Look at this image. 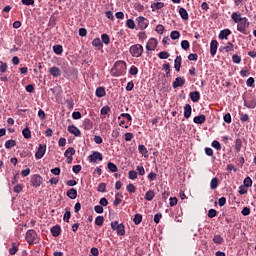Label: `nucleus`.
Listing matches in <instances>:
<instances>
[{"instance_id":"nucleus-18","label":"nucleus","mask_w":256,"mask_h":256,"mask_svg":"<svg viewBox=\"0 0 256 256\" xmlns=\"http://www.w3.org/2000/svg\"><path fill=\"white\" fill-rule=\"evenodd\" d=\"M229 35H231V30L229 29H224L222 31H220L219 35H218V39H228Z\"/></svg>"},{"instance_id":"nucleus-60","label":"nucleus","mask_w":256,"mask_h":256,"mask_svg":"<svg viewBox=\"0 0 256 256\" xmlns=\"http://www.w3.org/2000/svg\"><path fill=\"white\" fill-rule=\"evenodd\" d=\"M7 69H8L7 63L1 62V65H0V73H5V72H7Z\"/></svg>"},{"instance_id":"nucleus-16","label":"nucleus","mask_w":256,"mask_h":256,"mask_svg":"<svg viewBox=\"0 0 256 256\" xmlns=\"http://www.w3.org/2000/svg\"><path fill=\"white\" fill-rule=\"evenodd\" d=\"M190 99L193 103H198L199 99H201V94L199 91L190 92Z\"/></svg>"},{"instance_id":"nucleus-29","label":"nucleus","mask_w":256,"mask_h":256,"mask_svg":"<svg viewBox=\"0 0 256 256\" xmlns=\"http://www.w3.org/2000/svg\"><path fill=\"white\" fill-rule=\"evenodd\" d=\"M15 145H17V142H15V140H7L5 142L6 149H13V147H15Z\"/></svg>"},{"instance_id":"nucleus-17","label":"nucleus","mask_w":256,"mask_h":256,"mask_svg":"<svg viewBox=\"0 0 256 256\" xmlns=\"http://www.w3.org/2000/svg\"><path fill=\"white\" fill-rule=\"evenodd\" d=\"M138 151L141 153L142 157H145L146 159L149 157V150L145 147V145L141 144L138 146Z\"/></svg>"},{"instance_id":"nucleus-38","label":"nucleus","mask_w":256,"mask_h":256,"mask_svg":"<svg viewBox=\"0 0 256 256\" xmlns=\"http://www.w3.org/2000/svg\"><path fill=\"white\" fill-rule=\"evenodd\" d=\"M245 107H247L248 109H255L256 107V101L255 100H250L248 102H245Z\"/></svg>"},{"instance_id":"nucleus-20","label":"nucleus","mask_w":256,"mask_h":256,"mask_svg":"<svg viewBox=\"0 0 256 256\" xmlns=\"http://www.w3.org/2000/svg\"><path fill=\"white\" fill-rule=\"evenodd\" d=\"M51 233H52L53 237H59V235H61V226L56 225V226L52 227Z\"/></svg>"},{"instance_id":"nucleus-63","label":"nucleus","mask_w":256,"mask_h":256,"mask_svg":"<svg viewBox=\"0 0 256 256\" xmlns=\"http://www.w3.org/2000/svg\"><path fill=\"white\" fill-rule=\"evenodd\" d=\"M84 126H85V129H91V127H93V123L91 122V120L86 119L84 121Z\"/></svg>"},{"instance_id":"nucleus-46","label":"nucleus","mask_w":256,"mask_h":256,"mask_svg":"<svg viewBox=\"0 0 256 256\" xmlns=\"http://www.w3.org/2000/svg\"><path fill=\"white\" fill-rule=\"evenodd\" d=\"M158 57H159V59H169L170 54H169V52H167V51H161V52L158 54Z\"/></svg>"},{"instance_id":"nucleus-52","label":"nucleus","mask_w":256,"mask_h":256,"mask_svg":"<svg viewBox=\"0 0 256 256\" xmlns=\"http://www.w3.org/2000/svg\"><path fill=\"white\" fill-rule=\"evenodd\" d=\"M212 147L214 149H216L217 151H221V143H219V141H217V140H214L212 142Z\"/></svg>"},{"instance_id":"nucleus-51","label":"nucleus","mask_w":256,"mask_h":256,"mask_svg":"<svg viewBox=\"0 0 256 256\" xmlns=\"http://www.w3.org/2000/svg\"><path fill=\"white\" fill-rule=\"evenodd\" d=\"M241 147H242L241 139H236V141H235V151H237V153H239V151H241Z\"/></svg>"},{"instance_id":"nucleus-21","label":"nucleus","mask_w":256,"mask_h":256,"mask_svg":"<svg viewBox=\"0 0 256 256\" xmlns=\"http://www.w3.org/2000/svg\"><path fill=\"white\" fill-rule=\"evenodd\" d=\"M163 7H165V4L163 2H154L151 4L152 11L163 9Z\"/></svg>"},{"instance_id":"nucleus-37","label":"nucleus","mask_w":256,"mask_h":256,"mask_svg":"<svg viewBox=\"0 0 256 256\" xmlns=\"http://www.w3.org/2000/svg\"><path fill=\"white\" fill-rule=\"evenodd\" d=\"M101 39H102V43H104V45H109V43H111V38H109V35H107V34H102Z\"/></svg>"},{"instance_id":"nucleus-41","label":"nucleus","mask_w":256,"mask_h":256,"mask_svg":"<svg viewBox=\"0 0 256 256\" xmlns=\"http://www.w3.org/2000/svg\"><path fill=\"white\" fill-rule=\"evenodd\" d=\"M234 48L235 46L233 45V43L228 42L226 46L223 47V50L226 51V53H229V51H233Z\"/></svg>"},{"instance_id":"nucleus-9","label":"nucleus","mask_w":256,"mask_h":256,"mask_svg":"<svg viewBox=\"0 0 256 256\" xmlns=\"http://www.w3.org/2000/svg\"><path fill=\"white\" fill-rule=\"evenodd\" d=\"M42 183H43V177H41V175L36 174L31 178L32 187H41Z\"/></svg>"},{"instance_id":"nucleus-23","label":"nucleus","mask_w":256,"mask_h":256,"mask_svg":"<svg viewBox=\"0 0 256 256\" xmlns=\"http://www.w3.org/2000/svg\"><path fill=\"white\" fill-rule=\"evenodd\" d=\"M181 61H182L181 56H177L176 59L174 60V69L176 71H181Z\"/></svg>"},{"instance_id":"nucleus-35","label":"nucleus","mask_w":256,"mask_h":256,"mask_svg":"<svg viewBox=\"0 0 256 256\" xmlns=\"http://www.w3.org/2000/svg\"><path fill=\"white\" fill-rule=\"evenodd\" d=\"M179 37H181V33H179V31L174 30L170 33V38L175 41L177 39H179Z\"/></svg>"},{"instance_id":"nucleus-39","label":"nucleus","mask_w":256,"mask_h":256,"mask_svg":"<svg viewBox=\"0 0 256 256\" xmlns=\"http://www.w3.org/2000/svg\"><path fill=\"white\" fill-rule=\"evenodd\" d=\"M141 221H143V216L141 214H136L133 219L134 224L139 225Z\"/></svg>"},{"instance_id":"nucleus-59","label":"nucleus","mask_w":256,"mask_h":256,"mask_svg":"<svg viewBox=\"0 0 256 256\" xmlns=\"http://www.w3.org/2000/svg\"><path fill=\"white\" fill-rule=\"evenodd\" d=\"M129 73L130 75H137V73H139V69L137 68V66H131Z\"/></svg>"},{"instance_id":"nucleus-61","label":"nucleus","mask_w":256,"mask_h":256,"mask_svg":"<svg viewBox=\"0 0 256 256\" xmlns=\"http://www.w3.org/2000/svg\"><path fill=\"white\" fill-rule=\"evenodd\" d=\"M232 61H233V63L239 64V63H241V57L237 54H234L232 56Z\"/></svg>"},{"instance_id":"nucleus-15","label":"nucleus","mask_w":256,"mask_h":256,"mask_svg":"<svg viewBox=\"0 0 256 256\" xmlns=\"http://www.w3.org/2000/svg\"><path fill=\"white\" fill-rule=\"evenodd\" d=\"M49 73L52 77H61V69H59V67H51Z\"/></svg>"},{"instance_id":"nucleus-3","label":"nucleus","mask_w":256,"mask_h":256,"mask_svg":"<svg viewBox=\"0 0 256 256\" xmlns=\"http://www.w3.org/2000/svg\"><path fill=\"white\" fill-rule=\"evenodd\" d=\"M111 228L113 231H116L117 235H125V225L119 224L118 221L111 222Z\"/></svg>"},{"instance_id":"nucleus-55","label":"nucleus","mask_w":256,"mask_h":256,"mask_svg":"<svg viewBox=\"0 0 256 256\" xmlns=\"http://www.w3.org/2000/svg\"><path fill=\"white\" fill-rule=\"evenodd\" d=\"M111 111V108L109 106L102 107L100 113L101 115H107Z\"/></svg>"},{"instance_id":"nucleus-36","label":"nucleus","mask_w":256,"mask_h":256,"mask_svg":"<svg viewBox=\"0 0 256 256\" xmlns=\"http://www.w3.org/2000/svg\"><path fill=\"white\" fill-rule=\"evenodd\" d=\"M219 187V180L217 178H213L210 182V189H217Z\"/></svg>"},{"instance_id":"nucleus-14","label":"nucleus","mask_w":256,"mask_h":256,"mask_svg":"<svg viewBox=\"0 0 256 256\" xmlns=\"http://www.w3.org/2000/svg\"><path fill=\"white\" fill-rule=\"evenodd\" d=\"M207 120V117L205 115H199L195 116L193 119V122L196 123V125H203V123Z\"/></svg>"},{"instance_id":"nucleus-26","label":"nucleus","mask_w":256,"mask_h":256,"mask_svg":"<svg viewBox=\"0 0 256 256\" xmlns=\"http://www.w3.org/2000/svg\"><path fill=\"white\" fill-rule=\"evenodd\" d=\"M67 197L69 199H77V190L75 188H71L67 191Z\"/></svg>"},{"instance_id":"nucleus-43","label":"nucleus","mask_w":256,"mask_h":256,"mask_svg":"<svg viewBox=\"0 0 256 256\" xmlns=\"http://www.w3.org/2000/svg\"><path fill=\"white\" fill-rule=\"evenodd\" d=\"M128 177H129V179H131V181H135V179H137V171L130 170L128 172Z\"/></svg>"},{"instance_id":"nucleus-44","label":"nucleus","mask_w":256,"mask_h":256,"mask_svg":"<svg viewBox=\"0 0 256 256\" xmlns=\"http://www.w3.org/2000/svg\"><path fill=\"white\" fill-rule=\"evenodd\" d=\"M163 70H165V77H169V73H171V66L169 63L163 64Z\"/></svg>"},{"instance_id":"nucleus-32","label":"nucleus","mask_w":256,"mask_h":256,"mask_svg":"<svg viewBox=\"0 0 256 256\" xmlns=\"http://www.w3.org/2000/svg\"><path fill=\"white\" fill-rule=\"evenodd\" d=\"M122 198H123V196H120L119 193H117L115 195V200L113 202L114 207H118L119 206V204L123 201Z\"/></svg>"},{"instance_id":"nucleus-42","label":"nucleus","mask_w":256,"mask_h":256,"mask_svg":"<svg viewBox=\"0 0 256 256\" xmlns=\"http://www.w3.org/2000/svg\"><path fill=\"white\" fill-rule=\"evenodd\" d=\"M248 191H249V188L247 186H244V185L239 186L238 193L240 195H246Z\"/></svg>"},{"instance_id":"nucleus-34","label":"nucleus","mask_w":256,"mask_h":256,"mask_svg":"<svg viewBox=\"0 0 256 256\" xmlns=\"http://www.w3.org/2000/svg\"><path fill=\"white\" fill-rule=\"evenodd\" d=\"M107 167H108L109 171H111V173H117V171H118L117 165H115L112 162H109L107 164Z\"/></svg>"},{"instance_id":"nucleus-28","label":"nucleus","mask_w":256,"mask_h":256,"mask_svg":"<svg viewBox=\"0 0 256 256\" xmlns=\"http://www.w3.org/2000/svg\"><path fill=\"white\" fill-rule=\"evenodd\" d=\"M105 95H106L105 88L98 87L96 89V97H105Z\"/></svg>"},{"instance_id":"nucleus-24","label":"nucleus","mask_w":256,"mask_h":256,"mask_svg":"<svg viewBox=\"0 0 256 256\" xmlns=\"http://www.w3.org/2000/svg\"><path fill=\"white\" fill-rule=\"evenodd\" d=\"M73 155H75V148L73 147H69L64 153V157H66L67 159H71Z\"/></svg>"},{"instance_id":"nucleus-12","label":"nucleus","mask_w":256,"mask_h":256,"mask_svg":"<svg viewBox=\"0 0 256 256\" xmlns=\"http://www.w3.org/2000/svg\"><path fill=\"white\" fill-rule=\"evenodd\" d=\"M68 132H70L71 135H74V137H81V130L75 125L68 126Z\"/></svg>"},{"instance_id":"nucleus-7","label":"nucleus","mask_w":256,"mask_h":256,"mask_svg":"<svg viewBox=\"0 0 256 256\" xmlns=\"http://www.w3.org/2000/svg\"><path fill=\"white\" fill-rule=\"evenodd\" d=\"M46 151H47V146L43 145V144H39L38 149L35 153V158L36 159H43V157H45Z\"/></svg>"},{"instance_id":"nucleus-64","label":"nucleus","mask_w":256,"mask_h":256,"mask_svg":"<svg viewBox=\"0 0 256 256\" xmlns=\"http://www.w3.org/2000/svg\"><path fill=\"white\" fill-rule=\"evenodd\" d=\"M224 121L225 123H231V114L230 113H227L224 115Z\"/></svg>"},{"instance_id":"nucleus-58","label":"nucleus","mask_w":256,"mask_h":256,"mask_svg":"<svg viewBox=\"0 0 256 256\" xmlns=\"http://www.w3.org/2000/svg\"><path fill=\"white\" fill-rule=\"evenodd\" d=\"M136 171L138 172V174L140 176L145 175V168L143 166H141V165L136 167Z\"/></svg>"},{"instance_id":"nucleus-2","label":"nucleus","mask_w":256,"mask_h":256,"mask_svg":"<svg viewBox=\"0 0 256 256\" xmlns=\"http://www.w3.org/2000/svg\"><path fill=\"white\" fill-rule=\"evenodd\" d=\"M126 69L127 64L124 61H117L111 69V75L112 77H121V75H125Z\"/></svg>"},{"instance_id":"nucleus-5","label":"nucleus","mask_w":256,"mask_h":256,"mask_svg":"<svg viewBox=\"0 0 256 256\" xmlns=\"http://www.w3.org/2000/svg\"><path fill=\"white\" fill-rule=\"evenodd\" d=\"M136 23H137L138 29H140L141 31H144V29H147V27H149V20L143 16L137 17Z\"/></svg>"},{"instance_id":"nucleus-45","label":"nucleus","mask_w":256,"mask_h":256,"mask_svg":"<svg viewBox=\"0 0 256 256\" xmlns=\"http://www.w3.org/2000/svg\"><path fill=\"white\" fill-rule=\"evenodd\" d=\"M213 242L216 243V245H221V243H223V237H221V235H215Z\"/></svg>"},{"instance_id":"nucleus-19","label":"nucleus","mask_w":256,"mask_h":256,"mask_svg":"<svg viewBox=\"0 0 256 256\" xmlns=\"http://www.w3.org/2000/svg\"><path fill=\"white\" fill-rule=\"evenodd\" d=\"M192 111H193V109L191 108L190 104H186L184 106V117H185V119H189V117H191Z\"/></svg>"},{"instance_id":"nucleus-13","label":"nucleus","mask_w":256,"mask_h":256,"mask_svg":"<svg viewBox=\"0 0 256 256\" xmlns=\"http://www.w3.org/2000/svg\"><path fill=\"white\" fill-rule=\"evenodd\" d=\"M172 85L174 89H177L178 87H183V85H185V79H183L182 77H177Z\"/></svg>"},{"instance_id":"nucleus-6","label":"nucleus","mask_w":256,"mask_h":256,"mask_svg":"<svg viewBox=\"0 0 256 256\" xmlns=\"http://www.w3.org/2000/svg\"><path fill=\"white\" fill-rule=\"evenodd\" d=\"M25 239L29 245H32V243L37 241V232L35 230H28Z\"/></svg>"},{"instance_id":"nucleus-62","label":"nucleus","mask_w":256,"mask_h":256,"mask_svg":"<svg viewBox=\"0 0 256 256\" xmlns=\"http://www.w3.org/2000/svg\"><path fill=\"white\" fill-rule=\"evenodd\" d=\"M69 219H71V212L66 211L64 214L63 220L65 221V223H69Z\"/></svg>"},{"instance_id":"nucleus-8","label":"nucleus","mask_w":256,"mask_h":256,"mask_svg":"<svg viewBox=\"0 0 256 256\" xmlns=\"http://www.w3.org/2000/svg\"><path fill=\"white\" fill-rule=\"evenodd\" d=\"M89 161L90 163H97V161H103V154L101 152L95 151L89 156Z\"/></svg>"},{"instance_id":"nucleus-30","label":"nucleus","mask_w":256,"mask_h":256,"mask_svg":"<svg viewBox=\"0 0 256 256\" xmlns=\"http://www.w3.org/2000/svg\"><path fill=\"white\" fill-rule=\"evenodd\" d=\"M53 51L56 55H61L63 53V46L61 45H54Z\"/></svg>"},{"instance_id":"nucleus-54","label":"nucleus","mask_w":256,"mask_h":256,"mask_svg":"<svg viewBox=\"0 0 256 256\" xmlns=\"http://www.w3.org/2000/svg\"><path fill=\"white\" fill-rule=\"evenodd\" d=\"M181 47H182V49H184V51H187V49H189V47H190L189 41L183 40L181 42Z\"/></svg>"},{"instance_id":"nucleus-57","label":"nucleus","mask_w":256,"mask_h":256,"mask_svg":"<svg viewBox=\"0 0 256 256\" xmlns=\"http://www.w3.org/2000/svg\"><path fill=\"white\" fill-rule=\"evenodd\" d=\"M246 85L247 87H253V85H255V78L253 77L248 78L246 81Z\"/></svg>"},{"instance_id":"nucleus-22","label":"nucleus","mask_w":256,"mask_h":256,"mask_svg":"<svg viewBox=\"0 0 256 256\" xmlns=\"http://www.w3.org/2000/svg\"><path fill=\"white\" fill-rule=\"evenodd\" d=\"M144 199L146 201H153V199H155V191L153 190H149L146 192Z\"/></svg>"},{"instance_id":"nucleus-27","label":"nucleus","mask_w":256,"mask_h":256,"mask_svg":"<svg viewBox=\"0 0 256 256\" xmlns=\"http://www.w3.org/2000/svg\"><path fill=\"white\" fill-rule=\"evenodd\" d=\"M92 45H93V47H97V49H102L103 48V43H101V39H99V38H95L92 41Z\"/></svg>"},{"instance_id":"nucleus-33","label":"nucleus","mask_w":256,"mask_h":256,"mask_svg":"<svg viewBox=\"0 0 256 256\" xmlns=\"http://www.w3.org/2000/svg\"><path fill=\"white\" fill-rule=\"evenodd\" d=\"M244 187H253V180H251V177H246L243 181Z\"/></svg>"},{"instance_id":"nucleus-40","label":"nucleus","mask_w":256,"mask_h":256,"mask_svg":"<svg viewBox=\"0 0 256 256\" xmlns=\"http://www.w3.org/2000/svg\"><path fill=\"white\" fill-rule=\"evenodd\" d=\"M105 221V218L103 216H98L95 219V225H98V227L103 226V223Z\"/></svg>"},{"instance_id":"nucleus-50","label":"nucleus","mask_w":256,"mask_h":256,"mask_svg":"<svg viewBox=\"0 0 256 256\" xmlns=\"http://www.w3.org/2000/svg\"><path fill=\"white\" fill-rule=\"evenodd\" d=\"M126 189H127L128 193H135L137 191V188L132 183L128 184L126 186Z\"/></svg>"},{"instance_id":"nucleus-1","label":"nucleus","mask_w":256,"mask_h":256,"mask_svg":"<svg viewBox=\"0 0 256 256\" xmlns=\"http://www.w3.org/2000/svg\"><path fill=\"white\" fill-rule=\"evenodd\" d=\"M232 21L237 23V31L243 35H249V19L247 17H241V13L233 12L231 15Z\"/></svg>"},{"instance_id":"nucleus-10","label":"nucleus","mask_w":256,"mask_h":256,"mask_svg":"<svg viewBox=\"0 0 256 256\" xmlns=\"http://www.w3.org/2000/svg\"><path fill=\"white\" fill-rule=\"evenodd\" d=\"M147 51H155L157 49V39L150 38L146 44Z\"/></svg>"},{"instance_id":"nucleus-47","label":"nucleus","mask_w":256,"mask_h":256,"mask_svg":"<svg viewBox=\"0 0 256 256\" xmlns=\"http://www.w3.org/2000/svg\"><path fill=\"white\" fill-rule=\"evenodd\" d=\"M17 251H19V248L17 247V244L13 243L12 247L9 249L10 255H16Z\"/></svg>"},{"instance_id":"nucleus-4","label":"nucleus","mask_w":256,"mask_h":256,"mask_svg":"<svg viewBox=\"0 0 256 256\" xmlns=\"http://www.w3.org/2000/svg\"><path fill=\"white\" fill-rule=\"evenodd\" d=\"M130 54L132 57H141L143 55V46L141 44H135L130 47Z\"/></svg>"},{"instance_id":"nucleus-53","label":"nucleus","mask_w":256,"mask_h":256,"mask_svg":"<svg viewBox=\"0 0 256 256\" xmlns=\"http://www.w3.org/2000/svg\"><path fill=\"white\" fill-rule=\"evenodd\" d=\"M165 31V26L164 25H157L156 26V33H159L160 35H163V32Z\"/></svg>"},{"instance_id":"nucleus-11","label":"nucleus","mask_w":256,"mask_h":256,"mask_svg":"<svg viewBox=\"0 0 256 256\" xmlns=\"http://www.w3.org/2000/svg\"><path fill=\"white\" fill-rule=\"evenodd\" d=\"M218 45H219V42H217V40H212L210 42V55H211V57H215V55H217Z\"/></svg>"},{"instance_id":"nucleus-25","label":"nucleus","mask_w":256,"mask_h":256,"mask_svg":"<svg viewBox=\"0 0 256 256\" xmlns=\"http://www.w3.org/2000/svg\"><path fill=\"white\" fill-rule=\"evenodd\" d=\"M179 15L184 21H187L189 19V13H187V10L185 8L179 9Z\"/></svg>"},{"instance_id":"nucleus-48","label":"nucleus","mask_w":256,"mask_h":256,"mask_svg":"<svg viewBox=\"0 0 256 256\" xmlns=\"http://www.w3.org/2000/svg\"><path fill=\"white\" fill-rule=\"evenodd\" d=\"M106 189H107V184H105V183H100V184L98 185L97 191H98L99 193H105Z\"/></svg>"},{"instance_id":"nucleus-56","label":"nucleus","mask_w":256,"mask_h":256,"mask_svg":"<svg viewBox=\"0 0 256 256\" xmlns=\"http://www.w3.org/2000/svg\"><path fill=\"white\" fill-rule=\"evenodd\" d=\"M208 217H209L210 219H213V217H217V210H215V209H210V210L208 211Z\"/></svg>"},{"instance_id":"nucleus-31","label":"nucleus","mask_w":256,"mask_h":256,"mask_svg":"<svg viewBox=\"0 0 256 256\" xmlns=\"http://www.w3.org/2000/svg\"><path fill=\"white\" fill-rule=\"evenodd\" d=\"M22 135L24 137V139H31V130H29V128H24L22 130Z\"/></svg>"},{"instance_id":"nucleus-49","label":"nucleus","mask_w":256,"mask_h":256,"mask_svg":"<svg viewBox=\"0 0 256 256\" xmlns=\"http://www.w3.org/2000/svg\"><path fill=\"white\" fill-rule=\"evenodd\" d=\"M126 27H128V29H135V21L133 19H128L126 21Z\"/></svg>"}]
</instances>
